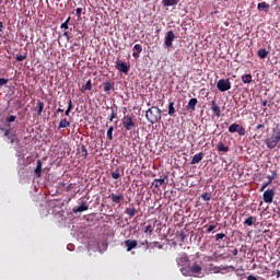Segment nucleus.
<instances>
[{"instance_id": "obj_1", "label": "nucleus", "mask_w": 280, "mask_h": 280, "mask_svg": "<svg viewBox=\"0 0 280 280\" xmlns=\"http://www.w3.org/2000/svg\"><path fill=\"white\" fill-rule=\"evenodd\" d=\"M161 109L156 106L150 107L145 113V118L149 124H156L161 119Z\"/></svg>"}, {"instance_id": "obj_2", "label": "nucleus", "mask_w": 280, "mask_h": 280, "mask_svg": "<svg viewBox=\"0 0 280 280\" xmlns=\"http://www.w3.org/2000/svg\"><path fill=\"white\" fill-rule=\"evenodd\" d=\"M229 132L231 133L237 132L240 137H244L246 135V128H244V126L237 122H234L229 127Z\"/></svg>"}, {"instance_id": "obj_3", "label": "nucleus", "mask_w": 280, "mask_h": 280, "mask_svg": "<svg viewBox=\"0 0 280 280\" xmlns=\"http://www.w3.org/2000/svg\"><path fill=\"white\" fill-rule=\"evenodd\" d=\"M217 89L224 93L226 91H231V81L229 79H221L217 83Z\"/></svg>"}, {"instance_id": "obj_4", "label": "nucleus", "mask_w": 280, "mask_h": 280, "mask_svg": "<svg viewBox=\"0 0 280 280\" xmlns=\"http://www.w3.org/2000/svg\"><path fill=\"white\" fill-rule=\"evenodd\" d=\"M115 68L117 69V71H120V73H125V74H128V71H130V66H128V63L119 59L116 61Z\"/></svg>"}, {"instance_id": "obj_5", "label": "nucleus", "mask_w": 280, "mask_h": 280, "mask_svg": "<svg viewBox=\"0 0 280 280\" xmlns=\"http://www.w3.org/2000/svg\"><path fill=\"white\" fill-rule=\"evenodd\" d=\"M262 200L267 205H272V200H275V189H268L262 195Z\"/></svg>"}, {"instance_id": "obj_6", "label": "nucleus", "mask_w": 280, "mask_h": 280, "mask_svg": "<svg viewBox=\"0 0 280 280\" xmlns=\"http://www.w3.org/2000/svg\"><path fill=\"white\" fill-rule=\"evenodd\" d=\"M279 141L280 140L272 133V136L266 140V145L269 150H275Z\"/></svg>"}, {"instance_id": "obj_7", "label": "nucleus", "mask_w": 280, "mask_h": 280, "mask_svg": "<svg viewBox=\"0 0 280 280\" xmlns=\"http://www.w3.org/2000/svg\"><path fill=\"white\" fill-rule=\"evenodd\" d=\"M122 125L125 130H132V128H135V120H132V117L130 116H125L122 118Z\"/></svg>"}, {"instance_id": "obj_8", "label": "nucleus", "mask_w": 280, "mask_h": 280, "mask_svg": "<svg viewBox=\"0 0 280 280\" xmlns=\"http://www.w3.org/2000/svg\"><path fill=\"white\" fill-rule=\"evenodd\" d=\"M175 38H176V35H174V31H168L165 35L164 45L166 47H172V43H174Z\"/></svg>"}, {"instance_id": "obj_9", "label": "nucleus", "mask_w": 280, "mask_h": 280, "mask_svg": "<svg viewBox=\"0 0 280 280\" xmlns=\"http://www.w3.org/2000/svg\"><path fill=\"white\" fill-rule=\"evenodd\" d=\"M152 185L155 189H159V187H163V185H167V176H164V178L154 179Z\"/></svg>"}, {"instance_id": "obj_10", "label": "nucleus", "mask_w": 280, "mask_h": 280, "mask_svg": "<svg viewBox=\"0 0 280 280\" xmlns=\"http://www.w3.org/2000/svg\"><path fill=\"white\" fill-rule=\"evenodd\" d=\"M277 177V172H273V175H268V182L264 183L262 186L260 187V191H265L266 188L272 184V180H275V178Z\"/></svg>"}, {"instance_id": "obj_11", "label": "nucleus", "mask_w": 280, "mask_h": 280, "mask_svg": "<svg viewBox=\"0 0 280 280\" xmlns=\"http://www.w3.org/2000/svg\"><path fill=\"white\" fill-rule=\"evenodd\" d=\"M210 108H211V112L215 114L217 117H220L221 116V110H220V106H218V104H215V100H212L210 102Z\"/></svg>"}, {"instance_id": "obj_12", "label": "nucleus", "mask_w": 280, "mask_h": 280, "mask_svg": "<svg viewBox=\"0 0 280 280\" xmlns=\"http://www.w3.org/2000/svg\"><path fill=\"white\" fill-rule=\"evenodd\" d=\"M198 104V98H190L188 104L186 105V109L194 113L196 110V105Z\"/></svg>"}, {"instance_id": "obj_13", "label": "nucleus", "mask_w": 280, "mask_h": 280, "mask_svg": "<svg viewBox=\"0 0 280 280\" xmlns=\"http://www.w3.org/2000/svg\"><path fill=\"white\" fill-rule=\"evenodd\" d=\"M155 226L156 222H154L153 224H149L144 228V234L147 235V237H152Z\"/></svg>"}, {"instance_id": "obj_14", "label": "nucleus", "mask_w": 280, "mask_h": 280, "mask_svg": "<svg viewBox=\"0 0 280 280\" xmlns=\"http://www.w3.org/2000/svg\"><path fill=\"white\" fill-rule=\"evenodd\" d=\"M82 211H89V206H86L84 201H82L79 207L73 208V213H82Z\"/></svg>"}, {"instance_id": "obj_15", "label": "nucleus", "mask_w": 280, "mask_h": 280, "mask_svg": "<svg viewBox=\"0 0 280 280\" xmlns=\"http://www.w3.org/2000/svg\"><path fill=\"white\" fill-rule=\"evenodd\" d=\"M203 156H205V154L202 152H199V153L195 154L192 156V160H191L190 164L196 165V164L200 163V161H202Z\"/></svg>"}, {"instance_id": "obj_16", "label": "nucleus", "mask_w": 280, "mask_h": 280, "mask_svg": "<svg viewBox=\"0 0 280 280\" xmlns=\"http://www.w3.org/2000/svg\"><path fill=\"white\" fill-rule=\"evenodd\" d=\"M78 154H80L82 159H86V156H89V151L86 150V147L84 144L78 148Z\"/></svg>"}, {"instance_id": "obj_17", "label": "nucleus", "mask_w": 280, "mask_h": 280, "mask_svg": "<svg viewBox=\"0 0 280 280\" xmlns=\"http://www.w3.org/2000/svg\"><path fill=\"white\" fill-rule=\"evenodd\" d=\"M109 198H112V202H115V205H119V202H121V200H124V196L122 195L112 194L109 196Z\"/></svg>"}, {"instance_id": "obj_18", "label": "nucleus", "mask_w": 280, "mask_h": 280, "mask_svg": "<svg viewBox=\"0 0 280 280\" xmlns=\"http://www.w3.org/2000/svg\"><path fill=\"white\" fill-rule=\"evenodd\" d=\"M164 8H170L172 5H178V0H162Z\"/></svg>"}, {"instance_id": "obj_19", "label": "nucleus", "mask_w": 280, "mask_h": 280, "mask_svg": "<svg viewBox=\"0 0 280 280\" xmlns=\"http://www.w3.org/2000/svg\"><path fill=\"white\" fill-rule=\"evenodd\" d=\"M190 271L192 272V275H200V272L202 271V267H200L198 264H194L190 267Z\"/></svg>"}, {"instance_id": "obj_20", "label": "nucleus", "mask_w": 280, "mask_h": 280, "mask_svg": "<svg viewBox=\"0 0 280 280\" xmlns=\"http://www.w3.org/2000/svg\"><path fill=\"white\" fill-rule=\"evenodd\" d=\"M42 172H43V162H40V160H37V165L35 168V174H36L37 178H40Z\"/></svg>"}, {"instance_id": "obj_21", "label": "nucleus", "mask_w": 280, "mask_h": 280, "mask_svg": "<svg viewBox=\"0 0 280 280\" xmlns=\"http://www.w3.org/2000/svg\"><path fill=\"white\" fill-rule=\"evenodd\" d=\"M71 127V121L67 120V118H62L59 122L58 128H70Z\"/></svg>"}, {"instance_id": "obj_22", "label": "nucleus", "mask_w": 280, "mask_h": 280, "mask_svg": "<svg viewBox=\"0 0 280 280\" xmlns=\"http://www.w3.org/2000/svg\"><path fill=\"white\" fill-rule=\"evenodd\" d=\"M257 8L260 11L268 12L270 4H268L267 2H260V3H258Z\"/></svg>"}, {"instance_id": "obj_23", "label": "nucleus", "mask_w": 280, "mask_h": 280, "mask_svg": "<svg viewBox=\"0 0 280 280\" xmlns=\"http://www.w3.org/2000/svg\"><path fill=\"white\" fill-rule=\"evenodd\" d=\"M103 86H104L105 93H110V91H113V89H114V83L104 82Z\"/></svg>"}, {"instance_id": "obj_24", "label": "nucleus", "mask_w": 280, "mask_h": 280, "mask_svg": "<svg viewBox=\"0 0 280 280\" xmlns=\"http://www.w3.org/2000/svg\"><path fill=\"white\" fill-rule=\"evenodd\" d=\"M257 222V218L255 217H248L245 221H244V224L246 226H253V224Z\"/></svg>"}, {"instance_id": "obj_25", "label": "nucleus", "mask_w": 280, "mask_h": 280, "mask_svg": "<svg viewBox=\"0 0 280 280\" xmlns=\"http://www.w3.org/2000/svg\"><path fill=\"white\" fill-rule=\"evenodd\" d=\"M242 82H244V84H250V82H253V75L250 74L242 75Z\"/></svg>"}, {"instance_id": "obj_26", "label": "nucleus", "mask_w": 280, "mask_h": 280, "mask_svg": "<svg viewBox=\"0 0 280 280\" xmlns=\"http://www.w3.org/2000/svg\"><path fill=\"white\" fill-rule=\"evenodd\" d=\"M93 89V84L91 83V80L86 82V84L82 85L81 93H84L85 91H91Z\"/></svg>"}, {"instance_id": "obj_27", "label": "nucleus", "mask_w": 280, "mask_h": 280, "mask_svg": "<svg viewBox=\"0 0 280 280\" xmlns=\"http://www.w3.org/2000/svg\"><path fill=\"white\" fill-rule=\"evenodd\" d=\"M125 213H127L129 218H135V213H137V209H135V207L126 208Z\"/></svg>"}, {"instance_id": "obj_28", "label": "nucleus", "mask_w": 280, "mask_h": 280, "mask_svg": "<svg viewBox=\"0 0 280 280\" xmlns=\"http://www.w3.org/2000/svg\"><path fill=\"white\" fill-rule=\"evenodd\" d=\"M217 148L219 152H229V147L224 145V142H219Z\"/></svg>"}, {"instance_id": "obj_29", "label": "nucleus", "mask_w": 280, "mask_h": 280, "mask_svg": "<svg viewBox=\"0 0 280 280\" xmlns=\"http://www.w3.org/2000/svg\"><path fill=\"white\" fill-rule=\"evenodd\" d=\"M37 108H38L37 115H43V110L45 108V103H43V101H38Z\"/></svg>"}, {"instance_id": "obj_30", "label": "nucleus", "mask_w": 280, "mask_h": 280, "mask_svg": "<svg viewBox=\"0 0 280 280\" xmlns=\"http://www.w3.org/2000/svg\"><path fill=\"white\" fill-rule=\"evenodd\" d=\"M258 56H259V58H267L268 57V50H266V48H260L259 50H258Z\"/></svg>"}, {"instance_id": "obj_31", "label": "nucleus", "mask_w": 280, "mask_h": 280, "mask_svg": "<svg viewBox=\"0 0 280 280\" xmlns=\"http://www.w3.org/2000/svg\"><path fill=\"white\" fill-rule=\"evenodd\" d=\"M174 113H176V108H174V102H171V103L168 104V115H170L171 117H174Z\"/></svg>"}, {"instance_id": "obj_32", "label": "nucleus", "mask_w": 280, "mask_h": 280, "mask_svg": "<svg viewBox=\"0 0 280 280\" xmlns=\"http://www.w3.org/2000/svg\"><path fill=\"white\" fill-rule=\"evenodd\" d=\"M137 240H127L125 241V246H138Z\"/></svg>"}, {"instance_id": "obj_33", "label": "nucleus", "mask_w": 280, "mask_h": 280, "mask_svg": "<svg viewBox=\"0 0 280 280\" xmlns=\"http://www.w3.org/2000/svg\"><path fill=\"white\" fill-rule=\"evenodd\" d=\"M272 133L280 140V125H277V126L272 129Z\"/></svg>"}, {"instance_id": "obj_34", "label": "nucleus", "mask_w": 280, "mask_h": 280, "mask_svg": "<svg viewBox=\"0 0 280 280\" xmlns=\"http://www.w3.org/2000/svg\"><path fill=\"white\" fill-rule=\"evenodd\" d=\"M113 130H115V127L110 126L107 129V139H109V141H113Z\"/></svg>"}, {"instance_id": "obj_35", "label": "nucleus", "mask_w": 280, "mask_h": 280, "mask_svg": "<svg viewBox=\"0 0 280 280\" xmlns=\"http://www.w3.org/2000/svg\"><path fill=\"white\" fill-rule=\"evenodd\" d=\"M15 59L18 60V62H23V60L27 59V52H25L24 55H16Z\"/></svg>"}, {"instance_id": "obj_36", "label": "nucleus", "mask_w": 280, "mask_h": 280, "mask_svg": "<svg viewBox=\"0 0 280 280\" xmlns=\"http://www.w3.org/2000/svg\"><path fill=\"white\" fill-rule=\"evenodd\" d=\"M208 270L210 271V272H220V270L218 269V267H215V266H213V264H210V265H208Z\"/></svg>"}, {"instance_id": "obj_37", "label": "nucleus", "mask_w": 280, "mask_h": 280, "mask_svg": "<svg viewBox=\"0 0 280 280\" xmlns=\"http://www.w3.org/2000/svg\"><path fill=\"white\" fill-rule=\"evenodd\" d=\"M69 21H71V18H68L62 24L61 30H69Z\"/></svg>"}, {"instance_id": "obj_38", "label": "nucleus", "mask_w": 280, "mask_h": 280, "mask_svg": "<svg viewBox=\"0 0 280 280\" xmlns=\"http://www.w3.org/2000/svg\"><path fill=\"white\" fill-rule=\"evenodd\" d=\"M112 178H114V180H118V178H121V174L119 173V171L112 172Z\"/></svg>"}, {"instance_id": "obj_39", "label": "nucleus", "mask_w": 280, "mask_h": 280, "mask_svg": "<svg viewBox=\"0 0 280 280\" xmlns=\"http://www.w3.org/2000/svg\"><path fill=\"white\" fill-rule=\"evenodd\" d=\"M201 199L205 200V202H209V200H211V194L205 192L201 195Z\"/></svg>"}, {"instance_id": "obj_40", "label": "nucleus", "mask_w": 280, "mask_h": 280, "mask_svg": "<svg viewBox=\"0 0 280 280\" xmlns=\"http://www.w3.org/2000/svg\"><path fill=\"white\" fill-rule=\"evenodd\" d=\"M133 51L141 54V51H143V47H141V44H136L133 46Z\"/></svg>"}, {"instance_id": "obj_41", "label": "nucleus", "mask_w": 280, "mask_h": 280, "mask_svg": "<svg viewBox=\"0 0 280 280\" xmlns=\"http://www.w3.org/2000/svg\"><path fill=\"white\" fill-rule=\"evenodd\" d=\"M4 137H8L11 143H14V137L10 136V130H4Z\"/></svg>"}, {"instance_id": "obj_42", "label": "nucleus", "mask_w": 280, "mask_h": 280, "mask_svg": "<svg viewBox=\"0 0 280 280\" xmlns=\"http://www.w3.org/2000/svg\"><path fill=\"white\" fill-rule=\"evenodd\" d=\"M187 237H189V235H187L183 231L178 234V238L182 240V242H185V240H187Z\"/></svg>"}, {"instance_id": "obj_43", "label": "nucleus", "mask_w": 280, "mask_h": 280, "mask_svg": "<svg viewBox=\"0 0 280 280\" xmlns=\"http://www.w3.org/2000/svg\"><path fill=\"white\" fill-rule=\"evenodd\" d=\"M215 229H218V223H215L214 225L208 226V229L206 230V233H212V231H215Z\"/></svg>"}, {"instance_id": "obj_44", "label": "nucleus", "mask_w": 280, "mask_h": 280, "mask_svg": "<svg viewBox=\"0 0 280 280\" xmlns=\"http://www.w3.org/2000/svg\"><path fill=\"white\" fill-rule=\"evenodd\" d=\"M7 121H8L9 124H12V121H16V116H14V115L9 116L8 119H7Z\"/></svg>"}, {"instance_id": "obj_45", "label": "nucleus", "mask_w": 280, "mask_h": 280, "mask_svg": "<svg viewBox=\"0 0 280 280\" xmlns=\"http://www.w3.org/2000/svg\"><path fill=\"white\" fill-rule=\"evenodd\" d=\"M8 84V79L0 78V86H5Z\"/></svg>"}, {"instance_id": "obj_46", "label": "nucleus", "mask_w": 280, "mask_h": 280, "mask_svg": "<svg viewBox=\"0 0 280 280\" xmlns=\"http://www.w3.org/2000/svg\"><path fill=\"white\" fill-rule=\"evenodd\" d=\"M224 237H225V234H222V233L215 235L217 242H219V240H224Z\"/></svg>"}, {"instance_id": "obj_47", "label": "nucleus", "mask_w": 280, "mask_h": 280, "mask_svg": "<svg viewBox=\"0 0 280 280\" xmlns=\"http://www.w3.org/2000/svg\"><path fill=\"white\" fill-rule=\"evenodd\" d=\"M67 109L68 110H72L73 109V101L69 100Z\"/></svg>"}, {"instance_id": "obj_48", "label": "nucleus", "mask_w": 280, "mask_h": 280, "mask_svg": "<svg viewBox=\"0 0 280 280\" xmlns=\"http://www.w3.org/2000/svg\"><path fill=\"white\" fill-rule=\"evenodd\" d=\"M75 12H77V16L80 19L82 16V8H78Z\"/></svg>"}, {"instance_id": "obj_49", "label": "nucleus", "mask_w": 280, "mask_h": 280, "mask_svg": "<svg viewBox=\"0 0 280 280\" xmlns=\"http://www.w3.org/2000/svg\"><path fill=\"white\" fill-rule=\"evenodd\" d=\"M112 110V114H110V117H109V121H113V119H115V117H117L116 115H115V109H110Z\"/></svg>"}, {"instance_id": "obj_50", "label": "nucleus", "mask_w": 280, "mask_h": 280, "mask_svg": "<svg viewBox=\"0 0 280 280\" xmlns=\"http://www.w3.org/2000/svg\"><path fill=\"white\" fill-rule=\"evenodd\" d=\"M63 36L67 38V40H70V38H71V37L69 36V33H68V32H65V33H63Z\"/></svg>"}, {"instance_id": "obj_51", "label": "nucleus", "mask_w": 280, "mask_h": 280, "mask_svg": "<svg viewBox=\"0 0 280 280\" xmlns=\"http://www.w3.org/2000/svg\"><path fill=\"white\" fill-rule=\"evenodd\" d=\"M141 52H137V51H133L132 52V56H133V58H139V55H140Z\"/></svg>"}, {"instance_id": "obj_52", "label": "nucleus", "mask_w": 280, "mask_h": 280, "mask_svg": "<svg viewBox=\"0 0 280 280\" xmlns=\"http://www.w3.org/2000/svg\"><path fill=\"white\" fill-rule=\"evenodd\" d=\"M261 128H264V124H259L256 126V130H261Z\"/></svg>"}, {"instance_id": "obj_53", "label": "nucleus", "mask_w": 280, "mask_h": 280, "mask_svg": "<svg viewBox=\"0 0 280 280\" xmlns=\"http://www.w3.org/2000/svg\"><path fill=\"white\" fill-rule=\"evenodd\" d=\"M70 114H71V109H66L65 112L66 117H69Z\"/></svg>"}, {"instance_id": "obj_54", "label": "nucleus", "mask_w": 280, "mask_h": 280, "mask_svg": "<svg viewBox=\"0 0 280 280\" xmlns=\"http://www.w3.org/2000/svg\"><path fill=\"white\" fill-rule=\"evenodd\" d=\"M57 113H65V109H62V107H58Z\"/></svg>"}, {"instance_id": "obj_55", "label": "nucleus", "mask_w": 280, "mask_h": 280, "mask_svg": "<svg viewBox=\"0 0 280 280\" xmlns=\"http://www.w3.org/2000/svg\"><path fill=\"white\" fill-rule=\"evenodd\" d=\"M145 244H150V242H148V240H145L144 242H141L142 246H145Z\"/></svg>"}, {"instance_id": "obj_56", "label": "nucleus", "mask_w": 280, "mask_h": 280, "mask_svg": "<svg viewBox=\"0 0 280 280\" xmlns=\"http://www.w3.org/2000/svg\"><path fill=\"white\" fill-rule=\"evenodd\" d=\"M0 32H3V22H0Z\"/></svg>"}, {"instance_id": "obj_57", "label": "nucleus", "mask_w": 280, "mask_h": 280, "mask_svg": "<svg viewBox=\"0 0 280 280\" xmlns=\"http://www.w3.org/2000/svg\"><path fill=\"white\" fill-rule=\"evenodd\" d=\"M267 104H268V101L262 102V106H267Z\"/></svg>"}, {"instance_id": "obj_58", "label": "nucleus", "mask_w": 280, "mask_h": 280, "mask_svg": "<svg viewBox=\"0 0 280 280\" xmlns=\"http://www.w3.org/2000/svg\"><path fill=\"white\" fill-rule=\"evenodd\" d=\"M279 277H280V271L277 270V279H279Z\"/></svg>"}, {"instance_id": "obj_59", "label": "nucleus", "mask_w": 280, "mask_h": 280, "mask_svg": "<svg viewBox=\"0 0 280 280\" xmlns=\"http://www.w3.org/2000/svg\"><path fill=\"white\" fill-rule=\"evenodd\" d=\"M233 255H237V249H234V250H233Z\"/></svg>"}]
</instances>
